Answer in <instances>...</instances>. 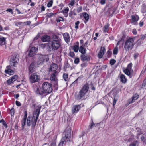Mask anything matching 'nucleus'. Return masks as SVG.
I'll list each match as a JSON object with an SVG mask.
<instances>
[{"instance_id": "nucleus-1", "label": "nucleus", "mask_w": 146, "mask_h": 146, "mask_svg": "<svg viewBox=\"0 0 146 146\" xmlns=\"http://www.w3.org/2000/svg\"><path fill=\"white\" fill-rule=\"evenodd\" d=\"M52 90V84L48 82H45L42 84L41 87L37 88L36 92L37 94L43 97L46 96L48 94L51 92Z\"/></svg>"}, {"instance_id": "nucleus-2", "label": "nucleus", "mask_w": 146, "mask_h": 146, "mask_svg": "<svg viewBox=\"0 0 146 146\" xmlns=\"http://www.w3.org/2000/svg\"><path fill=\"white\" fill-rule=\"evenodd\" d=\"M52 39L51 46L53 50H56L61 48L62 40L58 36L56 35H53Z\"/></svg>"}, {"instance_id": "nucleus-3", "label": "nucleus", "mask_w": 146, "mask_h": 146, "mask_svg": "<svg viewBox=\"0 0 146 146\" xmlns=\"http://www.w3.org/2000/svg\"><path fill=\"white\" fill-rule=\"evenodd\" d=\"M135 44L134 39L133 38H128L124 42V49L126 52L131 50L133 48Z\"/></svg>"}, {"instance_id": "nucleus-4", "label": "nucleus", "mask_w": 146, "mask_h": 146, "mask_svg": "<svg viewBox=\"0 0 146 146\" xmlns=\"http://www.w3.org/2000/svg\"><path fill=\"white\" fill-rule=\"evenodd\" d=\"M89 89V84L87 83L85 84L79 92L77 95H75L76 99L79 100L84 97L87 93Z\"/></svg>"}, {"instance_id": "nucleus-5", "label": "nucleus", "mask_w": 146, "mask_h": 146, "mask_svg": "<svg viewBox=\"0 0 146 146\" xmlns=\"http://www.w3.org/2000/svg\"><path fill=\"white\" fill-rule=\"evenodd\" d=\"M64 137L61 139V141L59 143L58 146H63V144L68 141H70V136L71 131L70 129L66 130L63 133Z\"/></svg>"}, {"instance_id": "nucleus-6", "label": "nucleus", "mask_w": 146, "mask_h": 146, "mask_svg": "<svg viewBox=\"0 0 146 146\" xmlns=\"http://www.w3.org/2000/svg\"><path fill=\"white\" fill-rule=\"evenodd\" d=\"M39 114V112H38L37 114L36 117L31 116L28 117L27 119V124L28 126H30L31 125L33 127H35L36 125L37 119Z\"/></svg>"}, {"instance_id": "nucleus-7", "label": "nucleus", "mask_w": 146, "mask_h": 146, "mask_svg": "<svg viewBox=\"0 0 146 146\" xmlns=\"http://www.w3.org/2000/svg\"><path fill=\"white\" fill-rule=\"evenodd\" d=\"M36 57L37 58V63L38 65L42 64L49 60L48 55H47L39 54L36 55Z\"/></svg>"}, {"instance_id": "nucleus-8", "label": "nucleus", "mask_w": 146, "mask_h": 146, "mask_svg": "<svg viewBox=\"0 0 146 146\" xmlns=\"http://www.w3.org/2000/svg\"><path fill=\"white\" fill-rule=\"evenodd\" d=\"M40 80V76L36 73H32L29 77V81L31 83L38 82Z\"/></svg>"}, {"instance_id": "nucleus-9", "label": "nucleus", "mask_w": 146, "mask_h": 146, "mask_svg": "<svg viewBox=\"0 0 146 146\" xmlns=\"http://www.w3.org/2000/svg\"><path fill=\"white\" fill-rule=\"evenodd\" d=\"M19 60L15 56H12L10 59V63L11 66L16 67L19 62Z\"/></svg>"}, {"instance_id": "nucleus-10", "label": "nucleus", "mask_w": 146, "mask_h": 146, "mask_svg": "<svg viewBox=\"0 0 146 146\" xmlns=\"http://www.w3.org/2000/svg\"><path fill=\"white\" fill-rule=\"evenodd\" d=\"M81 108L80 106L79 105H74L72 108L71 111L72 114L75 115L79 111Z\"/></svg>"}, {"instance_id": "nucleus-11", "label": "nucleus", "mask_w": 146, "mask_h": 146, "mask_svg": "<svg viewBox=\"0 0 146 146\" xmlns=\"http://www.w3.org/2000/svg\"><path fill=\"white\" fill-rule=\"evenodd\" d=\"M131 23L134 25H137V22L139 19V17L138 15H132L131 17Z\"/></svg>"}, {"instance_id": "nucleus-12", "label": "nucleus", "mask_w": 146, "mask_h": 146, "mask_svg": "<svg viewBox=\"0 0 146 146\" xmlns=\"http://www.w3.org/2000/svg\"><path fill=\"white\" fill-rule=\"evenodd\" d=\"M58 72L55 71L51 75L50 80L52 81L55 82V84L56 85L57 84V78L56 76L58 74Z\"/></svg>"}, {"instance_id": "nucleus-13", "label": "nucleus", "mask_w": 146, "mask_h": 146, "mask_svg": "<svg viewBox=\"0 0 146 146\" xmlns=\"http://www.w3.org/2000/svg\"><path fill=\"white\" fill-rule=\"evenodd\" d=\"M37 50V48L35 47H32L29 51V55L31 57L34 56L36 53Z\"/></svg>"}, {"instance_id": "nucleus-14", "label": "nucleus", "mask_w": 146, "mask_h": 146, "mask_svg": "<svg viewBox=\"0 0 146 146\" xmlns=\"http://www.w3.org/2000/svg\"><path fill=\"white\" fill-rule=\"evenodd\" d=\"M81 59L82 61H88L90 60V56L84 54H82L80 56Z\"/></svg>"}, {"instance_id": "nucleus-15", "label": "nucleus", "mask_w": 146, "mask_h": 146, "mask_svg": "<svg viewBox=\"0 0 146 146\" xmlns=\"http://www.w3.org/2000/svg\"><path fill=\"white\" fill-rule=\"evenodd\" d=\"M57 65L56 64L54 63L52 64L50 66L49 71H53L54 72H55V71L58 72V71L57 70Z\"/></svg>"}, {"instance_id": "nucleus-16", "label": "nucleus", "mask_w": 146, "mask_h": 146, "mask_svg": "<svg viewBox=\"0 0 146 146\" xmlns=\"http://www.w3.org/2000/svg\"><path fill=\"white\" fill-rule=\"evenodd\" d=\"M11 68V66L9 65L7 66L5 71V73L8 74L9 75H12L13 73V71L12 70Z\"/></svg>"}, {"instance_id": "nucleus-17", "label": "nucleus", "mask_w": 146, "mask_h": 146, "mask_svg": "<svg viewBox=\"0 0 146 146\" xmlns=\"http://www.w3.org/2000/svg\"><path fill=\"white\" fill-rule=\"evenodd\" d=\"M106 51L105 48L104 47H102L100 50L98 54V58H101L103 56Z\"/></svg>"}, {"instance_id": "nucleus-18", "label": "nucleus", "mask_w": 146, "mask_h": 146, "mask_svg": "<svg viewBox=\"0 0 146 146\" xmlns=\"http://www.w3.org/2000/svg\"><path fill=\"white\" fill-rule=\"evenodd\" d=\"M41 40L43 42H48L50 40V37L48 35H44L42 36Z\"/></svg>"}, {"instance_id": "nucleus-19", "label": "nucleus", "mask_w": 146, "mask_h": 146, "mask_svg": "<svg viewBox=\"0 0 146 146\" xmlns=\"http://www.w3.org/2000/svg\"><path fill=\"white\" fill-rule=\"evenodd\" d=\"M64 39L66 43L70 42V36L68 33H64L63 35Z\"/></svg>"}, {"instance_id": "nucleus-20", "label": "nucleus", "mask_w": 146, "mask_h": 146, "mask_svg": "<svg viewBox=\"0 0 146 146\" xmlns=\"http://www.w3.org/2000/svg\"><path fill=\"white\" fill-rule=\"evenodd\" d=\"M139 95L137 94H135L133 95L132 98L130 99L129 100V104L132 103L134 102L139 97Z\"/></svg>"}, {"instance_id": "nucleus-21", "label": "nucleus", "mask_w": 146, "mask_h": 146, "mask_svg": "<svg viewBox=\"0 0 146 146\" xmlns=\"http://www.w3.org/2000/svg\"><path fill=\"white\" fill-rule=\"evenodd\" d=\"M69 11V9L68 7L64 8L62 11L61 12L62 13L65 17H67L68 16V12Z\"/></svg>"}, {"instance_id": "nucleus-22", "label": "nucleus", "mask_w": 146, "mask_h": 146, "mask_svg": "<svg viewBox=\"0 0 146 146\" xmlns=\"http://www.w3.org/2000/svg\"><path fill=\"white\" fill-rule=\"evenodd\" d=\"M84 44H82V45L80 47L79 50V52L82 53V54H85L86 53V49L84 48Z\"/></svg>"}, {"instance_id": "nucleus-23", "label": "nucleus", "mask_w": 146, "mask_h": 146, "mask_svg": "<svg viewBox=\"0 0 146 146\" xmlns=\"http://www.w3.org/2000/svg\"><path fill=\"white\" fill-rule=\"evenodd\" d=\"M120 78L121 81L123 83H126L127 81L125 76L123 74L120 75Z\"/></svg>"}, {"instance_id": "nucleus-24", "label": "nucleus", "mask_w": 146, "mask_h": 146, "mask_svg": "<svg viewBox=\"0 0 146 146\" xmlns=\"http://www.w3.org/2000/svg\"><path fill=\"white\" fill-rule=\"evenodd\" d=\"M35 67V65L34 62H32L30 65L29 70L31 73L33 72L34 71V69Z\"/></svg>"}, {"instance_id": "nucleus-25", "label": "nucleus", "mask_w": 146, "mask_h": 146, "mask_svg": "<svg viewBox=\"0 0 146 146\" xmlns=\"http://www.w3.org/2000/svg\"><path fill=\"white\" fill-rule=\"evenodd\" d=\"M6 44V38L5 37L0 36V45H4Z\"/></svg>"}, {"instance_id": "nucleus-26", "label": "nucleus", "mask_w": 146, "mask_h": 146, "mask_svg": "<svg viewBox=\"0 0 146 146\" xmlns=\"http://www.w3.org/2000/svg\"><path fill=\"white\" fill-rule=\"evenodd\" d=\"M83 16L85 19V21L84 22L85 23L89 20V15L86 12L83 13Z\"/></svg>"}, {"instance_id": "nucleus-27", "label": "nucleus", "mask_w": 146, "mask_h": 146, "mask_svg": "<svg viewBox=\"0 0 146 146\" xmlns=\"http://www.w3.org/2000/svg\"><path fill=\"white\" fill-rule=\"evenodd\" d=\"M76 11V9H74L73 11H70L69 13V17H71V18H73L72 16L74 15L75 16L77 15V14L75 12Z\"/></svg>"}, {"instance_id": "nucleus-28", "label": "nucleus", "mask_w": 146, "mask_h": 146, "mask_svg": "<svg viewBox=\"0 0 146 146\" xmlns=\"http://www.w3.org/2000/svg\"><path fill=\"white\" fill-rule=\"evenodd\" d=\"M26 119H25V118H23L21 120V123L22 129H24V127L26 125Z\"/></svg>"}, {"instance_id": "nucleus-29", "label": "nucleus", "mask_w": 146, "mask_h": 146, "mask_svg": "<svg viewBox=\"0 0 146 146\" xmlns=\"http://www.w3.org/2000/svg\"><path fill=\"white\" fill-rule=\"evenodd\" d=\"M77 45H75L73 46V50L75 52H78L79 50V42H77Z\"/></svg>"}, {"instance_id": "nucleus-30", "label": "nucleus", "mask_w": 146, "mask_h": 146, "mask_svg": "<svg viewBox=\"0 0 146 146\" xmlns=\"http://www.w3.org/2000/svg\"><path fill=\"white\" fill-rule=\"evenodd\" d=\"M56 140L55 139H54V140H52L51 144L50 145L48 146V144H47V143H45L44 144V146H56Z\"/></svg>"}, {"instance_id": "nucleus-31", "label": "nucleus", "mask_w": 146, "mask_h": 146, "mask_svg": "<svg viewBox=\"0 0 146 146\" xmlns=\"http://www.w3.org/2000/svg\"><path fill=\"white\" fill-rule=\"evenodd\" d=\"M109 29V25L108 24H107L104 26L103 31L104 32H108Z\"/></svg>"}, {"instance_id": "nucleus-32", "label": "nucleus", "mask_w": 146, "mask_h": 146, "mask_svg": "<svg viewBox=\"0 0 146 146\" xmlns=\"http://www.w3.org/2000/svg\"><path fill=\"white\" fill-rule=\"evenodd\" d=\"M81 77L80 76L79 77L73 82L72 84V85H75L76 84H77L80 82L81 80Z\"/></svg>"}, {"instance_id": "nucleus-33", "label": "nucleus", "mask_w": 146, "mask_h": 146, "mask_svg": "<svg viewBox=\"0 0 146 146\" xmlns=\"http://www.w3.org/2000/svg\"><path fill=\"white\" fill-rule=\"evenodd\" d=\"M141 11L143 13L146 12V5L145 4H143L142 6Z\"/></svg>"}, {"instance_id": "nucleus-34", "label": "nucleus", "mask_w": 146, "mask_h": 146, "mask_svg": "<svg viewBox=\"0 0 146 146\" xmlns=\"http://www.w3.org/2000/svg\"><path fill=\"white\" fill-rule=\"evenodd\" d=\"M131 71L126 68L125 69L123 70V72L124 73L127 75L130 76L131 74Z\"/></svg>"}, {"instance_id": "nucleus-35", "label": "nucleus", "mask_w": 146, "mask_h": 146, "mask_svg": "<svg viewBox=\"0 0 146 146\" xmlns=\"http://www.w3.org/2000/svg\"><path fill=\"white\" fill-rule=\"evenodd\" d=\"M56 21L57 22H59L62 21H63L64 20L63 17L60 16H58L56 18Z\"/></svg>"}, {"instance_id": "nucleus-36", "label": "nucleus", "mask_w": 146, "mask_h": 146, "mask_svg": "<svg viewBox=\"0 0 146 146\" xmlns=\"http://www.w3.org/2000/svg\"><path fill=\"white\" fill-rule=\"evenodd\" d=\"M129 146H138V143L137 141H135L131 143Z\"/></svg>"}, {"instance_id": "nucleus-37", "label": "nucleus", "mask_w": 146, "mask_h": 146, "mask_svg": "<svg viewBox=\"0 0 146 146\" xmlns=\"http://www.w3.org/2000/svg\"><path fill=\"white\" fill-rule=\"evenodd\" d=\"M118 52V49L117 47L115 48L113 50V54L114 55H117Z\"/></svg>"}, {"instance_id": "nucleus-38", "label": "nucleus", "mask_w": 146, "mask_h": 146, "mask_svg": "<svg viewBox=\"0 0 146 146\" xmlns=\"http://www.w3.org/2000/svg\"><path fill=\"white\" fill-rule=\"evenodd\" d=\"M63 77L65 81H67L68 77V74L66 73L63 74Z\"/></svg>"}, {"instance_id": "nucleus-39", "label": "nucleus", "mask_w": 146, "mask_h": 146, "mask_svg": "<svg viewBox=\"0 0 146 146\" xmlns=\"http://www.w3.org/2000/svg\"><path fill=\"white\" fill-rule=\"evenodd\" d=\"M76 11L78 13H79L80 12H81L82 11V6H80L78 7L77 9H76Z\"/></svg>"}, {"instance_id": "nucleus-40", "label": "nucleus", "mask_w": 146, "mask_h": 146, "mask_svg": "<svg viewBox=\"0 0 146 146\" xmlns=\"http://www.w3.org/2000/svg\"><path fill=\"white\" fill-rule=\"evenodd\" d=\"M53 1L52 0L50 1L47 4V6L48 7H51L53 4Z\"/></svg>"}, {"instance_id": "nucleus-41", "label": "nucleus", "mask_w": 146, "mask_h": 146, "mask_svg": "<svg viewBox=\"0 0 146 146\" xmlns=\"http://www.w3.org/2000/svg\"><path fill=\"white\" fill-rule=\"evenodd\" d=\"M132 64L131 63H130L128 64L127 69L131 71L132 70Z\"/></svg>"}, {"instance_id": "nucleus-42", "label": "nucleus", "mask_w": 146, "mask_h": 146, "mask_svg": "<svg viewBox=\"0 0 146 146\" xmlns=\"http://www.w3.org/2000/svg\"><path fill=\"white\" fill-rule=\"evenodd\" d=\"M18 76L17 75H15L14 76H13L11 79L13 80V81L14 82L18 78Z\"/></svg>"}, {"instance_id": "nucleus-43", "label": "nucleus", "mask_w": 146, "mask_h": 146, "mask_svg": "<svg viewBox=\"0 0 146 146\" xmlns=\"http://www.w3.org/2000/svg\"><path fill=\"white\" fill-rule=\"evenodd\" d=\"M13 82H14L13 81V80L11 78L10 79H9L7 80V84L9 85L11 84V83H13Z\"/></svg>"}, {"instance_id": "nucleus-44", "label": "nucleus", "mask_w": 146, "mask_h": 146, "mask_svg": "<svg viewBox=\"0 0 146 146\" xmlns=\"http://www.w3.org/2000/svg\"><path fill=\"white\" fill-rule=\"evenodd\" d=\"M57 14V13H48L47 15L49 17H52L54 15H55Z\"/></svg>"}, {"instance_id": "nucleus-45", "label": "nucleus", "mask_w": 146, "mask_h": 146, "mask_svg": "<svg viewBox=\"0 0 146 146\" xmlns=\"http://www.w3.org/2000/svg\"><path fill=\"white\" fill-rule=\"evenodd\" d=\"M75 3V0H71L69 4L71 6H73Z\"/></svg>"}, {"instance_id": "nucleus-46", "label": "nucleus", "mask_w": 146, "mask_h": 146, "mask_svg": "<svg viewBox=\"0 0 146 146\" xmlns=\"http://www.w3.org/2000/svg\"><path fill=\"white\" fill-rule=\"evenodd\" d=\"M80 24V22L79 21H77L75 23V28L76 29H77L78 27V25Z\"/></svg>"}, {"instance_id": "nucleus-47", "label": "nucleus", "mask_w": 146, "mask_h": 146, "mask_svg": "<svg viewBox=\"0 0 146 146\" xmlns=\"http://www.w3.org/2000/svg\"><path fill=\"white\" fill-rule=\"evenodd\" d=\"M116 62V61L115 60L112 59L110 60V64L111 65H113Z\"/></svg>"}, {"instance_id": "nucleus-48", "label": "nucleus", "mask_w": 146, "mask_h": 146, "mask_svg": "<svg viewBox=\"0 0 146 146\" xmlns=\"http://www.w3.org/2000/svg\"><path fill=\"white\" fill-rule=\"evenodd\" d=\"M79 59L77 57L74 60V63L75 64H77L79 63Z\"/></svg>"}, {"instance_id": "nucleus-49", "label": "nucleus", "mask_w": 146, "mask_h": 146, "mask_svg": "<svg viewBox=\"0 0 146 146\" xmlns=\"http://www.w3.org/2000/svg\"><path fill=\"white\" fill-rule=\"evenodd\" d=\"M111 52L110 50H108L107 52V54L108 57H109L111 56Z\"/></svg>"}, {"instance_id": "nucleus-50", "label": "nucleus", "mask_w": 146, "mask_h": 146, "mask_svg": "<svg viewBox=\"0 0 146 146\" xmlns=\"http://www.w3.org/2000/svg\"><path fill=\"white\" fill-rule=\"evenodd\" d=\"M6 11L10 12L11 14H13V10L12 9H10V8L7 9L6 10Z\"/></svg>"}, {"instance_id": "nucleus-51", "label": "nucleus", "mask_w": 146, "mask_h": 146, "mask_svg": "<svg viewBox=\"0 0 146 146\" xmlns=\"http://www.w3.org/2000/svg\"><path fill=\"white\" fill-rule=\"evenodd\" d=\"M11 114V116H13L14 113V110L13 108H12L10 110Z\"/></svg>"}, {"instance_id": "nucleus-52", "label": "nucleus", "mask_w": 146, "mask_h": 146, "mask_svg": "<svg viewBox=\"0 0 146 146\" xmlns=\"http://www.w3.org/2000/svg\"><path fill=\"white\" fill-rule=\"evenodd\" d=\"M69 56L72 57H73L75 56V54L73 52H70L69 53Z\"/></svg>"}, {"instance_id": "nucleus-53", "label": "nucleus", "mask_w": 146, "mask_h": 146, "mask_svg": "<svg viewBox=\"0 0 146 146\" xmlns=\"http://www.w3.org/2000/svg\"><path fill=\"white\" fill-rule=\"evenodd\" d=\"M143 24L144 22L143 20H141L140 22L139 23V25L140 27H141L143 25Z\"/></svg>"}, {"instance_id": "nucleus-54", "label": "nucleus", "mask_w": 146, "mask_h": 146, "mask_svg": "<svg viewBox=\"0 0 146 146\" xmlns=\"http://www.w3.org/2000/svg\"><path fill=\"white\" fill-rule=\"evenodd\" d=\"M27 111H25L24 112V117L23 118L26 119L27 117Z\"/></svg>"}, {"instance_id": "nucleus-55", "label": "nucleus", "mask_w": 146, "mask_h": 146, "mask_svg": "<svg viewBox=\"0 0 146 146\" xmlns=\"http://www.w3.org/2000/svg\"><path fill=\"white\" fill-rule=\"evenodd\" d=\"M16 104L18 106H21V103L19 101H16L15 102Z\"/></svg>"}, {"instance_id": "nucleus-56", "label": "nucleus", "mask_w": 146, "mask_h": 146, "mask_svg": "<svg viewBox=\"0 0 146 146\" xmlns=\"http://www.w3.org/2000/svg\"><path fill=\"white\" fill-rule=\"evenodd\" d=\"M132 33L134 35H136L137 33L136 30L135 29H133L132 30Z\"/></svg>"}, {"instance_id": "nucleus-57", "label": "nucleus", "mask_w": 146, "mask_h": 146, "mask_svg": "<svg viewBox=\"0 0 146 146\" xmlns=\"http://www.w3.org/2000/svg\"><path fill=\"white\" fill-rule=\"evenodd\" d=\"M87 65V63H83L81 64V66L82 67L84 68L86 67Z\"/></svg>"}, {"instance_id": "nucleus-58", "label": "nucleus", "mask_w": 146, "mask_h": 146, "mask_svg": "<svg viewBox=\"0 0 146 146\" xmlns=\"http://www.w3.org/2000/svg\"><path fill=\"white\" fill-rule=\"evenodd\" d=\"M46 44H41L40 47L42 48H44L46 46Z\"/></svg>"}, {"instance_id": "nucleus-59", "label": "nucleus", "mask_w": 146, "mask_h": 146, "mask_svg": "<svg viewBox=\"0 0 146 146\" xmlns=\"http://www.w3.org/2000/svg\"><path fill=\"white\" fill-rule=\"evenodd\" d=\"M117 100V99L115 98V97H114V101H113V106H114Z\"/></svg>"}, {"instance_id": "nucleus-60", "label": "nucleus", "mask_w": 146, "mask_h": 146, "mask_svg": "<svg viewBox=\"0 0 146 146\" xmlns=\"http://www.w3.org/2000/svg\"><path fill=\"white\" fill-rule=\"evenodd\" d=\"M100 3L102 5L106 3V0H101L100 1Z\"/></svg>"}, {"instance_id": "nucleus-61", "label": "nucleus", "mask_w": 146, "mask_h": 146, "mask_svg": "<svg viewBox=\"0 0 146 146\" xmlns=\"http://www.w3.org/2000/svg\"><path fill=\"white\" fill-rule=\"evenodd\" d=\"M141 140L142 141H145V137L144 136H142L141 137Z\"/></svg>"}, {"instance_id": "nucleus-62", "label": "nucleus", "mask_w": 146, "mask_h": 146, "mask_svg": "<svg viewBox=\"0 0 146 146\" xmlns=\"http://www.w3.org/2000/svg\"><path fill=\"white\" fill-rule=\"evenodd\" d=\"M95 126V124L94 123H92L90 125V128L92 129Z\"/></svg>"}, {"instance_id": "nucleus-63", "label": "nucleus", "mask_w": 146, "mask_h": 146, "mask_svg": "<svg viewBox=\"0 0 146 146\" xmlns=\"http://www.w3.org/2000/svg\"><path fill=\"white\" fill-rule=\"evenodd\" d=\"M24 23L25 25H29L30 24L31 22L30 21H27L26 22H24Z\"/></svg>"}, {"instance_id": "nucleus-64", "label": "nucleus", "mask_w": 146, "mask_h": 146, "mask_svg": "<svg viewBox=\"0 0 146 146\" xmlns=\"http://www.w3.org/2000/svg\"><path fill=\"white\" fill-rule=\"evenodd\" d=\"M143 86H146V78L144 80L143 84Z\"/></svg>"}]
</instances>
